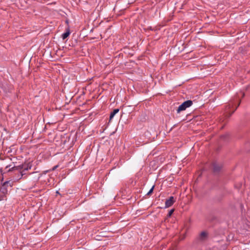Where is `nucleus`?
I'll list each match as a JSON object with an SVG mask.
<instances>
[{
  "instance_id": "12",
  "label": "nucleus",
  "mask_w": 250,
  "mask_h": 250,
  "mask_svg": "<svg viewBox=\"0 0 250 250\" xmlns=\"http://www.w3.org/2000/svg\"><path fill=\"white\" fill-rule=\"evenodd\" d=\"M154 186H153L151 189L149 190V191L147 192L146 194L147 195H150L153 192V189H154Z\"/></svg>"
},
{
  "instance_id": "13",
  "label": "nucleus",
  "mask_w": 250,
  "mask_h": 250,
  "mask_svg": "<svg viewBox=\"0 0 250 250\" xmlns=\"http://www.w3.org/2000/svg\"><path fill=\"white\" fill-rule=\"evenodd\" d=\"M58 166L57 165V166H54L53 168H52V170H55L57 167H58Z\"/></svg>"
},
{
  "instance_id": "5",
  "label": "nucleus",
  "mask_w": 250,
  "mask_h": 250,
  "mask_svg": "<svg viewBox=\"0 0 250 250\" xmlns=\"http://www.w3.org/2000/svg\"><path fill=\"white\" fill-rule=\"evenodd\" d=\"M176 201L175 199L173 196H170L168 199H167L165 202V208H167L171 207Z\"/></svg>"
},
{
  "instance_id": "8",
  "label": "nucleus",
  "mask_w": 250,
  "mask_h": 250,
  "mask_svg": "<svg viewBox=\"0 0 250 250\" xmlns=\"http://www.w3.org/2000/svg\"><path fill=\"white\" fill-rule=\"evenodd\" d=\"M119 111V109H114L112 112H111L110 117H109V121H111L112 119L114 117V116L118 113Z\"/></svg>"
},
{
  "instance_id": "9",
  "label": "nucleus",
  "mask_w": 250,
  "mask_h": 250,
  "mask_svg": "<svg viewBox=\"0 0 250 250\" xmlns=\"http://www.w3.org/2000/svg\"><path fill=\"white\" fill-rule=\"evenodd\" d=\"M70 31L68 29L67 31L62 35V38L63 40L66 39L70 35Z\"/></svg>"
},
{
  "instance_id": "4",
  "label": "nucleus",
  "mask_w": 250,
  "mask_h": 250,
  "mask_svg": "<svg viewBox=\"0 0 250 250\" xmlns=\"http://www.w3.org/2000/svg\"><path fill=\"white\" fill-rule=\"evenodd\" d=\"M239 104H240V102L239 103L238 105L235 107V108L233 109V110L231 112H230L229 110L230 108L233 107L234 104L232 102L229 103L227 105V106L226 107V109H225V112H226V113L227 114V116H228L229 117H230L234 112V111L236 110L237 108L239 105Z\"/></svg>"
},
{
  "instance_id": "6",
  "label": "nucleus",
  "mask_w": 250,
  "mask_h": 250,
  "mask_svg": "<svg viewBox=\"0 0 250 250\" xmlns=\"http://www.w3.org/2000/svg\"><path fill=\"white\" fill-rule=\"evenodd\" d=\"M21 168V170H22V172L23 171V173H25V176L26 173V171H28V170L30 169L31 168L32 166L30 164L28 163L27 165H19Z\"/></svg>"
},
{
  "instance_id": "7",
  "label": "nucleus",
  "mask_w": 250,
  "mask_h": 250,
  "mask_svg": "<svg viewBox=\"0 0 250 250\" xmlns=\"http://www.w3.org/2000/svg\"><path fill=\"white\" fill-rule=\"evenodd\" d=\"M212 167L213 172L215 173H217L221 170L222 165L217 164L216 163H214L212 164Z\"/></svg>"
},
{
  "instance_id": "1",
  "label": "nucleus",
  "mask_w": 250,
  "mask_h": 250,
  "mask_svg": "<svg viewBox=\"0 0 250 250\" xmlns=\"http://www.w3.org/2000/svg\"><path fill=\"white\" fill-rule=\"evenodd\" d=\"M1 174H9V176L13 178L14 180H18L21 178L25 179V173L21 170L20 166H15L14 163L6 166L3 169H0Z\"/></svg>"
},
{
  "instance_id": "3",
  "label": "nucleus",
  "mask_w": 250,
  "mask_h": 250,
  "mask_svg": "<svg viewBox=\"0 0 250 250\" xmlns=\"http://www.w3.org/2000/svg\"><path fill=\"white\" fill-rule=\"evenodd\" d=\"M193 102L191 100H187L179 106L177 109V113H179L180 112L185 110L188 107L192 105Z\"/></svg>"
},
{
  "instance_id": "10",
  "label": "nucleus",
  "mask_w": 250,
  "mask_h": 250,
  "mask_svg": "<svg viewBox=\"0 0 250 250\" xmlns=\"http://www.w3.org/2000/svg\"><path fill=\"white\" fill-rule=\"evenodd\" d=\"M207 236H208V233H207V232H206V231H202L200 233V238L202 240H204V239H205L207 237Z\"/></svg>"
},
{
  "instance_id": "2",
  "label": "nucleus",
  "mask_w": 250,
  "mask_h": 250,
  "mask_svg": "<svg viewBox=\"0 0 250 250\" xmlns=\"http://www.w3.org/2000/svg\"><path fill=\"white\" fill-rule=\"evenodd\" d=\"M11 186L12 185L10 181H6L1 185L0 187V192L2 194V195L0 196V200L4 199V196L8 192L7 188Z\"/></svg>"
},
{
  "instance_id": "11",
  "label": "nucleus",
  "mask_w": 250,
  "mask_h": 250,
  "mask_svg": "<svg viewBox=\"0 0 250 250\" xmlns=\"http://www.w3.org/2000/svg\"><path fill=\"white\" fill-rule=\"evenodd\" d=\"M174 211V209H170L169 211H168V213L167 215V217H170L171 215L173 214V212Z\"/></svg>"
}]
</instances>
